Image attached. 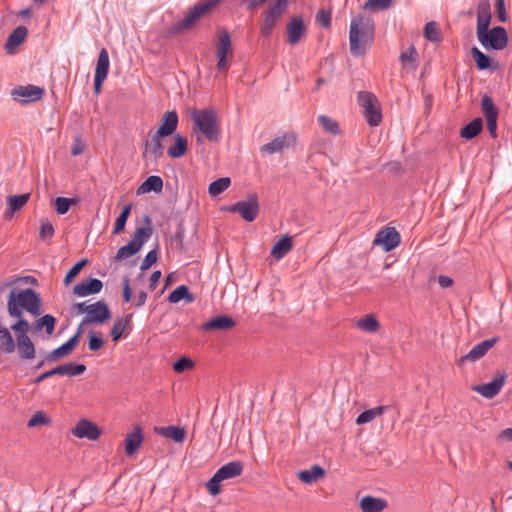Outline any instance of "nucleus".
I'll use <instances>...</instances> for the list:
<instances>
[{
	"label": "nucleus",
	"instance_id": "nucleus-8",
	"mask_svg": "<svg viewBox=\"0 0 512 512\" xmlns=\"http://www.w3.org/2000/svg\"><path fill=\"white\" fill-rule=\"evenodd\" d=\"M228 210L232 213H238L247 222H253L257 218L260 210L257 194H249L246 200L235 202Z\"/></svg>",
	"mask_w": 512,
	"mask_h": 512
},
{
	"label": "nucleus",
	"instance_id": "nucleus-56",
	"mask_svg": "<svg viewBox=\"0 0 512 512\" xmlns=\"http://www.w3.org/2000/svg\"><path fill=\"white\" fill-rule=\"evenodd\" d=\"M193 366H194L193 361L190 358L185 357V356L179 358L178 360H176L173 363V369L177 373H182L185 370L192 368Z\"/></svg>",
	"mask_w": 512,
	"mask_h": 512
},
{
	"label": "nucleus",
	"instance_id": "nucleus-16",
	"mask_svg": "<svg viewBox=\"0 0 512 512\" xmlns=\"http://www.w3.org/2000/svg\"><path fill=\"white\" fill-rule=\"evenodd\" d=\"M72 434L80 439L85 438L91 441H95L100 437L101 431L99 427L90 420L81 419L72 429Z\"/></svg>",
	"mask_w": 512,
	"mask_h": 512
},
{
	"label": "nucleus",
	"instance_id": "nucleus-48",
	"mask_svg": "<svg viewBox=\"0 0 512 512\" xmlns=\"http://www.w3.org/2000/svg\"><path fill=\"white\" fill-rule=\"evenodd\" d=\"M130 211L131 205H126L125 207H123L122 211L116 218L113 234H120L124 230L127 219L130 215Z\"/></svg>",
	"mask_w": 512,
	"mask_h": 512
},
{
	"label": "nucleus",
	"instance_id": "nucleus-58",
	"mask_svg": "<svg viewBox=\"0 0 512 512\" xmlns=\"http://www.w3.org/2000/svg\"><path fill=\"white\" fill-rule=\"evenodd\" d=\"M392 0H367L364 9L386 10L391 6Z\"/></svg>",
	"mask_w": 512,
	"mask_h": 512
},
{
	"label": "nucleus",
	"instance_id": "nucleus-5",
	"mask_svg": "<svg viewBox=\"0 0 512 512\" xmlns=\"http://www.w3.org/2000/svg\"><path fill=\"white\" fill-rule=\"evenodd\" d=\"M243 472V464L241 461H231L221 466L214 475L209 479L206 487L212 496H216L221 492L220 483L225 480L233 479L240 476Z\"/></svg>",
	"mask_w": 512,
	"mask_h": 512
},
{
	"label": "nucleus",
	"instance_id": "nucleus-47",
	"mask_svg": "<svg viewBox=\"0 0 512 512\" xmlns=\"http://www.w3.org/2000/svg\"><path fill=\"white\" fill-rule=\"evenodd\" d=\"M140 250L137 249L134 242H128L126 245L120 247L114 257L116 261H122L126 258L136 255Z\"/></svg>",
	"mask_w": 512,
	"mask_h": 512
},
{
	"label": "nucleus",
	"instance_id": "nucleus-17",
	"mask_svg": "<svg viewBox=\"0 0 512 512\" xmlns=\"http://www.w3.org/2000/svg\"><path fill=\"white\" fill-rule=\"evenodd\" d=\"M103 289V282L98 278L89 277L73 287V294L78 297H87L98 294Z\"/></svg>",
	"mask_w": 512,
	"mask_h": 512
},
{
	"label": "nucleus",
	"instance_id": "nucleus-19",
	"mask_svg": "<svg viewBox=\"0 0 512 512\" xmlns=\"http://www.w3.org/2000/svg\"><path fill=\"white\" fill-rule=\"evenodd\" d=\"M178 122L179 119L176 111L172 110L165 112L156 134L163 137L173 135L177 129Z\"/></svg>",
	"mask_w": 512,
	"mask_h": 512
},
{
	"label": "nucleus",
	"instance_id": "nucleus-13",
	"mask_svg": "<svg viewBox=\"0 0 512 512\" xmlns=\"http://www.w3.org/2000/svg\"><path fill=\"white\" fill-rule=\"evenodd\" d=\"M401 241L400 233L394 227L380 230L374 239V245H379L385 252L395 249Z\"/></svg>",
	"mask_w": 512,
	"mask_h": 512
},
{
	"label": "nucleus",
	"instance_id": "nucleus-61",
	"mask_svg": "<svg viewBox=\"0 0 512 512\" xmlns=\"http://www.w3.org/2000/svg\"><path fill=\"white\" fill-rule=\"evenodd\" d=\"M495 7L498 20L502 23H505L508 20L505 0H495Z\"/></svg>",
	"mask_w": 512,
	"mask_h": 512
},
{
	"label": "nucleus",
	"instance_id": "nucleus-10",
	"mask_svg": "<svg viewBox=\"0 0 512 512\" xmlns=\"http://www.w3.org/2000/svg\"><path fill=\"white\" fill-rule=\"evenodd\" d=\"M289 0H276L264 13V20L261 27L262 36L270 37L278 18L288 6Z\"/></svg>",
	"mask_w": 512,
	"mask_h": 512
},
{
	"label": "nucleus",
	"instance_id": "nucleus-46",
	"mask_svg": "<svg viewBox=\"0 0 512 512\" xmlns=\"http://www.w3.org/2000/svg\"><path fill=\"white\" fill-rule=\"evenodd\" d=\"M76 203L77 200L75 198L59 196L54 200V208L59 215H64L69 211L71 205Z\"/></svg>",
	"mask_w": 512,
	"mask_h": 512
},
{
	"label": "nucleus",
	"instance_id": "nucleus-27",
	"mask_svg": "<svg viewBox=\"0 0 512 512\" xmlns=\"http://www.w3.org/2000/svg\"><path fill=\"white\" fill-rule=\"evenodd\" d=\"M471 55L475 61L476 68L480 71L483 70H496L498 68V65L492 64V59L485 53H483L480 49L477 47H472L471 49Z\"/></svg>",
	"mask_w": 512,
	"mask_h": 512
},
{
	"label": "nucleus",
	"instance_id": "nucleus-11",
	"mask_svg": "<svg viewBox=\"0 0 512 512\" xmlns=\"http://www.w3.org/2000/svg\"><path fill=\"white\" fill-rule=\"evenodd\" d=\"M111 318V312L107 303L103 300L88 305V312L82 319L81 324L104 323Z\"/></svg>",
	"mask_w": 512,
	"mask_h": 512
},
{
	"label": "nucleus",
	"instance_id": "nucleus-41",
	"mask_svg": "<svg viewBox=\"0 0 512 512\" xmlns=\"http://www.w3.org/2000/svg\"><path fill=\"white\" fill-rule=\"evenodd\" d=\"M481 110L485 119L498 118L499 110L489 95H484L481 99Z\"/></svg>",
	"mask_w": 512,
	"mask_h": 512
},
{
	"label": "nucleus",
	"instance_id": "nucleus-35",
	"mask_svg": "<svg viewBox=\"0 0 512 512\" xmlns=\"http://www.w3.org/2000/svg\"><path fill=\"white\" fill-rule=\"evenodd\" d=\"M293 247L292 238L288 235H284L278 240L271 249V255L275 259H282Z\"/></svg>",
	"mask_w": 512,
	"mask_h": 512
},
{
	"label": "nucleus",
	"instance_id": "nucleus-31",
	"mask_svg": "<svg viewBox=\"0 0 512 512\" xmlns=\"http://www.w3.org/2000/svg\"><path fill=\"white\" fill-rule=\"evenodd\" d=\"M325 475V469L320 465H313L309 469L298 472V478L305 484H312Z\"/></svg>",
	"mask_w": 512,
	"mask_h": 512
},
{
	"label": "nucleus",
	"instance_id": "nucleus-59",
	"mask_svg": "<svg viewBox=\"0 0 512 512\" xmlns=\"http://www.w3.org/2000/svg\"><path fill=\"white\" fill-rule=\"evenodd\" d=\"M316 21L324 28H328L331 26V13L330 11H326L321 9L316 14Z\"/></svg>",
	"mask_w": 512,
	"mask_h": 512
},
{
	"label": "nucleus",
	"instance_id": "nucleus-39",
	"mask_svg": "<svg viewBox=\"0 0 512 512\" xmlns=\"http://www.w3.org/2000/svg\"><path fill=\"white\" fill-rule=\"evenodd\" d=\"M110 67L109 55L105 48H102L98 55L95 75L107 77Z\"/></svg>",
	"mask_w": 512,
	"mask_h": 512
},
{
	"label": "nucleus",
	"instance_id": "nucleus-18",
	"mask_svg": "<svg viewBox=\"0 0 512 512\" xmlns=\"http://www.w3.org/2000/svg\"><path fill=\"white\" fill-rule=\"evenodd\" d=\"M499 337L495 336L489 339H485L480 343L476 344L467 354L460 358V362L477 361L482 358L497 342Z\"/></svg>",
	"mask_w": 512,
	"mask_h": 512
},
{
	"label": "nucleus",
	"instance_id": "nucleus-23",
	"mask_svg": "<svg viewBox=\"0 0 512 512\" xmlns=\"http://www.w3.org/2000/svg\"><path fill=\"white\" fill-rule=\"evenodd\" d=\"M145 222L147 226L137 228L129 241L134 242L139 250L142 249L143 245L148 241L153 233V229L150 226L151 221L149 216H145Z\"/></svg>",
	"mask_w": 512,
	"mask_h": 512
},
{
	"label": "nucleus",
	"instance_id": "nucleus-28",
	"mask_svg": "<svg viewBox=\"0 0 512 512\" xmlns=\"http://www.w3.org/2000/svg\"><path fill=\"white\" fill-rule=\"evenodd\" d=\"M143 442V435L140 426L134 432L129 433L125 439V452L128 456L133 455Z\"/></svg>",
	"mask_w": 512,
	"mask_h": 512
},
{
	"label": "nucleus",
	"instance_id": "nucleus-1",
	"mask_svg": "<svg viewBox=\"0 0 512 512\" xmlns=\"http://www.w3.org/2000/svg\"><path fill=\"white\" fill-rule=\"evenodd\" d=\"M374 36L373 21L362 14L351 19L349 30L350 52L358 57L365 54L367 48L372 44Z\"/></svg>",
	"mask_w": 512,
	"mask_h": 512
},
{
	"label": "nucleus",
	"instance_id": "nucleus-20",
	"mask_svg": "<svg viewBox=\"0 0 512 512\" xmlns=\"http://www.w3.org/2000/svg\"><path fill=\"white\" fill-rule=\"evenodd\" d=\"M304 22L301 17L291 18L287 26V41L291 45H296L305 33Z\"/></svg>",
	"mask_w": 512,
	"mask_h": 512
},
{
	"label": "nucleus",
	"instance_id": "nucleus-52",
	"mask_svg": "<svg viewBox=\"0 0 512 512\" xmlns=\"http://www.w3.org/2000/svg\"><path fill=\"white\" fill-rule=\"evenodd\" d=\"M88 260L87 259H81L77 263H75L66 273L64 277V284L68 285L80 272L81 270L86 266Z\"/></svg>",
	"mask_w": 512,
	"mask_h": 512
},
{
	"label": "nucleus",
	"instance_id": "nucleus-22",
	"mask_svg": "<svg viewBox=\"0 0 512 512\" xmlns=\"http://www.w3.org/2000/svg\"><path fill=\"white\" fill-rule=\"evenodd\" d=\"M490 21L491 13L489 4H480L477 9V36L490 30Z\"/></svg>",
	"mask_w": 512,
	"mask_h": 512
},
{
	"label": "nucleus",
	"instance_id": "nucleus-6",
	"mask_svg": "<svg viewBox=\"0 0 512 512\" xmlns=\"http://www.w3.org/2000/svg\"><path fill=\"white\" fill-rule=\"evenodd\" d=\"M358 103L363 108L364 117L367 123L376 127L381 123L382 114L377 97L368 91L358 93Z\"/></svg>",
	"mask_w": 512,
	"mask_h": 512
},
{
	"label": "nucleus",
	"instance_id": "nucleus-64",
	"mask_svg": "<svg viewBox=\"0 0 512 512\" xmlns=\"http://www.w3.org/2000/svg\"><path fill=\"white\" fill-rule=\"evenodd\" d=\"M122 297H123L124 303H129L132 298V290L130 287V281L127 276L123 277V295H122Z\"/></svg>",
	"mask_w": 512,
	"mask_h": 512
},
{
	"label": "nucleus",
	"instance_id": "nucleus-7",
	"mask_svg": "<svg viewBox=\"0 0 512 512\" xmlns=\"http://www.w3.org/2000/svg\"><path fill=\"white\" fill-rule=\"evenodd\" d=\"M477 38L482 47L488 51L503 50L509 43L507 31L502 26H494L487 32L477 36Z\"/></svg>",
	"mask_w": 512,
	"mask_h": 512
},
{
	"label": "nucleus",
	"instance_id": "nucleus-24",
	"mask_svg": "<svg viewBox=\"0 0 512 512\" xmlns=\"http://www.w3.org/2000/svg\"><path fill=\"white\" fill-rule=\"evenodd\" d=\"M188 149V141L181 134H174V143L167 149V154L173 159L181 158Z\"/></svg>",
	"mask_w": 512,
	"mask_h": 512
},
{
	"label": "nucleus",
	"instance_id": "nucleus-51",
	"mask_svg": "<svg viewBox=\"0 0 512 512\" xmlns=\"http://www.w3.org/2000/svg\"><path fill=\"white\" fill-rule=\"evenodd\" d=\"M18 320L11 325V329L15 332L16 338L17 337H29L28 332L30 330V324L29 322L22 318V316L17 317Z\"/></svg>",
	"mask_w": 512,
	"mask_h": 512
},
{
	"label": "nucleus",
	"instance_id": "nucleus-33",
	"mask_svg": "<svg viewBox=\"0 0 512 512\" xmlns=\"http://www.w3.org/2000/svg\"><path fill=\"white\" fill-rule=\"evenodd\" d=\"M156 432L164 437L172 439L176 443H182L186 437V431L179 426H168L156 428Z\"/></svg>",
	"mask_w": 512,
	"mask_h": 512
},
{
	"label": "nucleus",
	"instance_id": "nucleus-37",
	"mask_svg": "<svg viewBox=\"0 0 512 512\" xmlns=\"http://www.w3.org/2000/svg\"><path fill=\"white\" fill-rule=\"evenodd\" d=\"M0 350L6 354H11L16 350V341L11 332L2 325H0Z\"/></svg>",
	"mask_w": 512,
	"mask_h": 512
},
{
	"label": "nucleus",
	"instance_id": "nucleus-36",
	"mask_svg": "<svg viewBox=\"0 0 512 512\" xmlns=\"http://www.w3.org/2000/svg\"><path fill=\"white\" fill-rule=\"evenodd\" d=\"M483 129V121L480 117L474 118L467 123L461 130L460 136L466 140L475 138Z\"/></svg>",
	"mask_w": 512,
	"mask_h": 512
},
{
	"label": "nucleus",
	"instance_id": "nucleus-38",
	"mask_svg": "<svg viewBox=\"0 0 512 512\" xmlns=\"http://www.w3.org/2000/svg\"><path fill=\"white\" fill-rule=\"evenodd\" d=\"M163 189V180L160 176L151 175L141 184L139 192L148 193L156 192L159 193Z\"/></svg>",
	"mask_w": 512,
	"mask_h": 512
},
{
	"label": "nucleus",
	"instance_id": "nucleus-4",
	"mask_svg": "<svg viewBox=\"0 0 512 512\" xmlns=\"http://www.w3.org/2000/svg\"><path fill=\"white\" fill-rule=\"evenodd\" d=\"M192 119L201 133L211 142L217 141L220 128L214 109H200L192 112Z\"/></svg>",
	"mask_w": 512,
	"mask_h": 512
},
{
	"label": "nucleus",
	"instance_id": "nucleus-49",
	"mask_svg": "<svg viewBox=\"0 0 512 512\" xmlns=\"http://www.w3.org/2000/svg\"><path fill=\"white\" fill-rule=\"evenodd\" d=\"M318 121L326 132L333 135H337L340 133L339 124L331 117L320 115L318 117Z\"/></svg>",
	"mask_w": 512,
	"mask_h": 512
},
{
	"label": "nucleus",
	"instance_id": "nucleus-32",
	"mask_svg": "<svg viewBox=\"0 0 512 512\" xmlns=\"http://www.w3.org/2000/svg\"><path fill=\"white\" fill-rule=\"evenodd\" d=\"M417 57L418 53L414 45L409 46L406 50L401 52L399 56V60L401 62L402 68L414 71L417 68Z\"/></svg>",
	"mask_w": 512,
	"mask_h": 512
},
{
	"label": "nucleus",
	"instance_id": "nucleus-2",
	"mask_svg": "<svg viewBox=\"0 0 512 512\" xmlns=\"http://www.w3.org/2000/svg\"><path fill=\"white\" fill-rule=\"evenodd\" d=\"M25 309L31 315L38 316L41 310V299L32 288H26L18 293L13 289L10 291L7 301L8 314L11 317L22 316Z\"/></svg>",
	"mask_w": 512,
	"mask_h": 512
},
{
	"label": "nucleus",
	"instance_id": "nucleus-55",
	"mask_svg": "<svg viewBox=\"0 0 512 512\" xmlns=\"http://www.w3.org/2000/svg\"><path fill=\"white\" fill-rule=\"evenodd\" d=\"M157 259H158V250L156 247V248L150 250L146 254L145 258L143 259V261L141 263L140 270L141 271L148 270L152 265H154L157 262Z\"/></svg>",
	"mask_w": 512,
	"mask_h": 512
},
{
	"label": "nucleus",
	"instance_id": "nucleus-62",
	"mask_svg": "<svg viewBox=\"0 0 512 512\" xmlns=\"http://www.w3.org/2000/svg\"><path fill=\"white\" fill-rule=\"evenodd\" d=\"M48 422L47 417L43 412H36L28 421L29 427H36L39 425L46 424Z\"/></svg>",
	"mask_w": 512,
	"mask_h": 512
},
{
	"label": "nucleus",
	"instance_id": "nucleus-34",
	"mask_svg": "<svg viewBox=\"0 0 512 512\" xmlns=\"http://www.w3.org/2000/svg\"><path fill=\"white\" fill-rule=\"evenodd\" d=\"M386 506L385 500L372 496H364L360 502L362 512H381Z\"/></svg>",
	"mask_w": 512,
	"mask_h": 512
},
{
	"label": "nucleus",
	"instance_id": "nucleus-9",
	"mask_svg": "<svg viewBox=\"0 0 512 512\" xmlns=\"http://www.w3.org/2000/svg\"><path fill=\"white\" fill-rule=\"evenodd\" d=\"M86 369V365L84 364L73 362L65 363L42 373L33 380V383L38 385L47 378H50L52 376L56 377V375L69 377L79 376L82 375L86 371Z\"/></svg>",
	"mask_w": 512,
	"mask_h": 512
},
{
	"label": "nucleus",
	"instance_id": "nucleus-26",
	"mask_svg": "<svg viewBox=\"0 0 512 512\" xmlns=\"http://www.w3.org/2000/svg\"><path fill=\"white\" fill-rule=\"evenodd\" d=\"M27 33L28 30L25 26L16 27L6 40L5 49L7 53H12V50L25 40Z\"/></svg>",
	"mask_w": 512,
	"mask_h": 512
},
{
	"label": "nucleus",
	"instance_id": "nucleus-14",
	"mask_svg": "<svg viewBox=\"0 0 512 512\" xmlns=\"http://www.w3.org/2000/svg\"><path fill=\"white\" fill-rule=\"evenodd\" d=\"M506 379L505 372H497L490 382L474 386L473 390L487 399H492L501 391Z\"/></svg>",
	"mask_w": 512,
	"mask_h": 512
},
{
	"label": "nucleus",
	"instance_id": "nucleus-21",
	"mask_svg": "<svg viewBox=\"0 0 512 512\" xmlns=\"http://www.w3.org/2000/svg\"><path fill=\"white\" fill-rule=\"evenodd\" d=\"M16 347L19 358L22 360H33L36 355L35 345L30 337H17Z\"/></svg>",
	"mask_w": 512,
	"mask_h": 512
},
{
	"label": "nucleus",
	"instance_id": "nucleus-15",
	"mask_svg": "<svg viewBox=\"0 0 512 512\" xmlns=\"http://www.w3.org/2000/svg\"><path fill=\"white\" fill-rule=\"evenodd\" d=\"M231 51V37L230 34L223 30L219 32L218 43L216 45V56H217V69L219 71H225L228 68L227 56Z\"/></svg>",
	"mask_w": 512,
	"mask_h": 512
},
{
	"label": "nucleus",
	"instance_id": "nucleus-60",
	"mask_svg": "<svg viewBox=\"0 0 512 512\" xmlns=\"http://www.w3.org/2000/svg\"><path fill=\"white\" fill-rule=\"evenodd\" d=\"M54 233V227L50 222H45L41 224L39 231V238L41 240L51 239L54 236Z\"/></svg>",
	"mask_w": 512,
	"mask_h": 512
},
{
	"label": "nucleus",
	"instance_id": "nucleus-25",
	"mask_svg": "<svg viewBox=\"0 0 512 512\" xmlns=\"http://www.w3.org/2000/svg\"><path fill=\"white\" fill-rule=\"evenodd\" d=\"M29 198H30L29 193L8 196L7 197L8 209L5 212V217L11 218L16 211L20 210L22 207H24L27 204Z\"/></svg>",
	"mask_w": 512,
	"mask_h": 512
},
{
	"label": "nucleus",
	"instance_id": "nucleus-57",
	"mask_svg": "<svg viewBox=\"0 0 512 512\" xmlns=\"http://www.w3.org/2000/svg\"><path fill=\"white\" fill-rule=\"evenodd\" d=\"M103 344L104 340L100 334H96L93 331L89 333L88 347L91 351H98L102 348Z\"/></svg>",
	"mask_w": 512,
	"mask_h": 512
},
{
	"label": "nucleus",
	"instance_id": "nucleus-54",
	"mask_svg": "<svg viewBox=\"0 0 512 512\" xmlns=\"http://www.w3.org/2000/svg\"><path fill=\"white\" fill-rule=\"evenodd\" d=\"M164 138L163 136H158V134H154L151 137L152 142V148H151V155L154 159H158L163 155V146L161 139Z\"/></svg>",
	"mask_w": 512,
	"mask_h": 512
},
{
	"label": "nucleus",
	"instance_id": "nucleus-12",
	"mask_svg": "<svg viewBox=\"0 0 512 512\" xmlns=\"http://www.w3.org/2000/svg\"><path fill=\"white\" fill-rule=\"evenodd\" d=\"M12 98L21 103H30L40 100L44 95V89L35 85L18 86L11 92Z\"/></svg>",
	"mask_w": 512,
	"mask_h": 512
},
{
	"label": "nucleus",
	"instance_id": "nucleus-44",
	"mask_svg": "<svg viewBox=\"0 0 512 512\" xmlns=\"http://www.w3.org/2000/svg\"><path fill=\"white\" fill-rule=\"evenodd\" d=\"M357 326L365 332L375 333L379 328V322L374 315L368 314L357 321Z\"/></svg>",
	"mask_w": 512,
	"mask_h": 512
},
{
	"label": "nucleus",
	"instance_id": "nucleus-43",
	"mask_svg": "<svg viewBox=\"0 0 512 512\" xmlns=\"http://www.w3.org/2000/svg\"><path fill=\"white\" fill-rule=\"evenodd\" d=\"M56 324V318L53 315L45 314L44 316L40 317L35 322V331H40L41 329H45L46 333L48 335H51L54 332Z\"/></svg>",
	"mask_w": 512,
	"mask_h": 512
},
{
	"label": "nucleus",
	"instance_id": "nucleus-30",
	"mask_svg": "<svg viewBox=\"0 0 512 512\" xmlns=\"http://www.w3.org/2000/svg\"><path fill=\"white\" fill-rule=\"evenodd\" d=\"M184 300L186 303H192L195 301L194 295L190 292L187 285H179L168 295V301L172 304H176Z\"/></svg>",
	"mask_w": 512,
	"mask_h": 512
},
{
	"label": "nucleus",
	"instance_id": "nucleus-45",
	"mask_svg": "<svg viewBox=\"0 0 512 512\" xmlns=\"http://www.w3.org/2000/svg\"><path fill=\"white\" fill-rule=\"evenodd\" d=\"M231 184L229 177H221L210 183L208 192L211 196H217L224 192Z\"/></svg>",
	"mask_w": 512,
	"mask_h": 512
},
{
	"label": "nucleus",
	"instance_id": "nucleus-50",
	"mask_svg": "<svg viewBox=\"0 0 512 512\" xmlns=\"http://www.w3.org/2000/svg\"><path fill=\"white\" fill-rule=\"evenodd\" d=\"M72 352V350L69 348L67 343H63L59 347L53 349L52 351L47 353V360L50 362H57L61 358L69 355Z\"/></svg>",
	"mask_w": 512,
	"mask_h": 512
},
{
	"label": "nucleus",
	"instance_id": "nucleus-3",
	"mask_svg": "<svg viewBox=\"0 0 512 512\" xmlns=\"http://www.w3.org/2000/svg\"><path fill=\"white\" fill-rule=\"evenodd\" d=\"M220 1L221 0H206L200 4L194 5L188 10L182 20L174 23L168 28V33L171 35H176L190 29L194 23H196L203 15L216 7Z\"/></svg>",
	"mask_w": 512,
	"mask_h": 512
},
{
	"label": "nucleus",
	"instance_id": "nucleus-42",
	"mask_svg": "<svg viewBox=\"0 0 512 512\" xmlns=\"http://www.w3.org/2000/svg\"><path fill=\"white\" fill-rule=\"evenodd\" d=\"M287 146L286 136L283 135L274 138L272 141L262 146L261 151L267 154H275L281 152Z\"/></svg>",
	"mask_w": 512,
	"mask_h": 512
},
{
	"label": "nucleus",
	"instance_id": "nucleus-63",
	"mask_svg": "<svg viewBox=\"0 0 512 512\" xmlns=\"http://www.w3.org/2000/svg\"><path fill=\"white\" fill-rule=\"evenodd\" d=\"M374 418H375V412H373V410H371V409H367V410L361 412L357 416L356 423L358 425L366 424V423L371 422Z\"/></svg>",
	"mask_w": 512,
	"mask_h": 512
},
{
	"label": "nucleus",
	"instance_id": "nucleus-53",
	"mask_svg": "<svg viewBox=\"0 0 512 512\" xmlns=\"http://www.w3.org/2000/svg\"><path fill=\"white\" fill-rule=\"evenodd\" d=\"M424 36L428 41L439 42L440 36L436 22H428L424 27Z\"/></svg>",
	"mask_w": 512,
	"mask_h": 512
},
{
	"label": "nucleus",
	"instance_id": "nucleus-40",
	"mask_svg": "<svg viewBox=\"0 0 512 512\" xmlns=\"http://www.w3.org/2000/svg\"><path fill=\"white\" fill-rule=\"evenodd\" d=\"M132 321V314H128L123 318H117L112 329H111V337L113 341H118L124 333V330L128 324Z\"/></svg>",
	"mask_w": 512,
	"mask_h": 512
},
{
	"label": "nucleus",
	"instance_id": "nucleus-29",
	"mask_svg": "<svg viewBox=\"0 0 512 512\" xmlns=\"http://www.w3.org/2000/svg\"><path fill=\"white\" fill-rule=\"evenodd\" d=\"M235 325L234 320L227 315H220L207 321L203 325V330H225Z\"/></svg>",
	"mask_w": 512,
	"mask_h": 512
}]
</instances>
